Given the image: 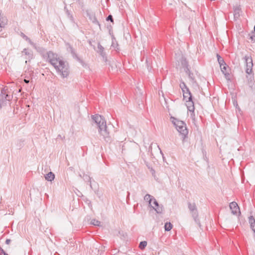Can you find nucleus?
<instances>
[{
	"instance_id": "nucleus-35",
	"label": "nucleus",
	"mask_w": 255,
	"mask_h": 255,
	"mask_svg": "<svg viewBox=\"0 0 255 255\" xmlns=\"http://www.w3.org/2000/svg\"><path fill=\"white\" fill-rule=\"evenodd\" d=\"M157 147H158V148L159 150H160V153H161V154L162 156H163V152H162V150H161L160 148L159 147V145H157Z\"/></svg>"
},
{
	"instance_id": "nucleus-16",
	"label": "nucleus",
	"mask_w": 255,
	"mask_h": 255,
	"mask_svg": "<svg viewBox=\"0 0 255 255\" xmlns=\"http://www.w3.org/2000/svg\"><path fill=\"white\" fill-rule=\"evenodd\" d=\"M21 36L27 41L29 42V43L32 45L34 48L36 49V44L34 43L29 38H28L27 36H26L24 34L21 33Z\"/></svg>"
},
{
	"instance_id": "nucleus-15",
	"label": "nucleus",
	"mask_w": 255,
	"mask_h": 255,
	"mask_svg": "<svg viewBox=\"0 0 255 255\" xmlns=\"http://www.w3.org/2000/svg\"><path fill=\"white\" fill-rule=\"evenodd\" d=\"M55 175L52 172H49L45 176V179L49 181H53Z\"/></svg>"
},
{
	"instance_id": "nucleus-6",
	"label": "nucleus",
	"mask_w": 255,
	"mask_h": 255,
	"mask_svg": "<svg viewBox=\"0 0 255 255\" xmlns=\"http://www.w3.org/2000/svg\"><path fill=\"white\" fill-rule=\"evenodd\" d=\"M186 106L188 111L191 113V116L193 118L195 116L194 114V103L192 100H186Z\"/></svg>"
},
{
	"instance_id": "nucleus-17",
	"label": "nucleus",
	"mask_w": 255,
	"mask_h": 255,
	"mask_svg": "<svg viewBox=\"0 0 255 255\" xmlns=\"http://www.w3.org/2000/svg\"><path fill=\"white\" fill-rule=\"evenodd\" d=\"M154 197L151 195L147 194L144 197V200L148 202L150 206H151V202Z\"/></svg>"
},
{
	"instance_id": "nucleus-29",
	"label": "nucleus",
	"mask_w": 255,
	"mask_h": 255,
	"mask_svg": "<svg viewBox=\"0 0 255 255\" xmlns=\"http://www.w3.org/2000/svg\"><path fill=\"white\" fill-rule=\"evenodd\" d=\"M106 19H107V21L110 20L111 22H113V16H112V15H109L107 17Z\"/></svg>"
},
{
	"instance_id": "nucleus-21",
	"label": "nucleus",
	"mask_w": 255,
	"mask_h": 255,
	"mask_svg": "<svg viewBox=\"0 0 255 255\" xmlns=\"http://www.w3.org/2000/svg\"><path fill=\"white\" fill-rule=\"evenodd\" d=\"M66 46L67 50L70 52L71 54L73 55V56H74L76 55V54L72 47L68 43L66 44Z\"/></svg>"
},
{
	"instance_id": "nucleus-33",
	"label": "nucleus",
	"mask_w": 255,
	"mask_h": 255,
	"mask_svg": "<svg viewBox=\"0 0 255 255\" xmlns=\"http://www.w3.org/2000/svg\"><path fill=\"white\" fill-rule=\"evenodd\" d=\"M251 227L252 229L253 230V231H254V232L255 233V223L253 225H252L251 226Z\"/></svg>"
},
{
	"instance_id": "nucleus-25",
	"label": "nucleus",
	"mask_w": 255,
	"mask_h": 255,
	"mask_svg": "<svg viewBox=\"0 0 255 255\" xmlns=\"http://www.w3.org/2000/svg\"><path fill=\"white\" fill-rule=\"evenodd\" d=\"M249 223H250L251 226L252 225L255 224V219L253 216H250L249 217Z\"/></svg>"
},
{
	"instance_id": "nucleus-10",
	"label": "nucleus",
	"mask_w": 255,
	"mask_h": 255,
	"mask_svg": "<svg viewBox=\"0 0 255 255\" xmlns=\"http://www.w3.org/2000/svg\"><path fill=\"white\" fill-rule=\"evenodd\" d=\"M22 56H25V58L30 60L33 57L32 52L28 49L24 48L22 51Z\"/></svg>"
},
{
	"instance_id": "nucleus-11",
	"label": "nucleus",
	"mask_w": 255,
	"mask_h": 255,
	"mask_svg": "<svg viewBox=\"0 0 255 255\" xmlns=\"http://www.w3.org/2000/svg\"><path fill=\"white\" fill-rule=\"evenodd\" d=\"M178 62L181 63V66L182 68H185V70L187 69L188 70V62L186 59V58L182 55L180 58L178 60Z\"/></svg>"
},
{
	"instance_id": "nucleus-22",
	"label": "nucleus",
	"mask_w": 255,
	"mask_h": 255,
	"mask_svg": "<svg viewBox=\"0 0 255 255\" xmlns=\"http://www.w3.org/2000/svg\"><path fill=\"white\" fill-rule=\"evenodd\" d=\"M217 57L220 67H222L224 64H225L224 61L223 59L219 54L217 55Z\"/></svg>"
},
{
	"instance_id": "nucleus-36",
	"label": "nucleus",
	"mask_w": 255,
	"mask_h": 255,
	"mask_svg": "<svg viewBox=\"0 0 255 255\" xmlns=\"http://www.w3.org/2000/svg\"><path fill=\"white\" fill-rule=\"evenodd\" d=\"M189 78L191 79V80H192V81H194V78L192 77V76L191 75V74H189Z\"/></svg>"
},
{
	"instance_id": "nucleus-3",
	"label": "nucleus",
	"mask_w": 255,
	"mask_h": 255,
	"mask_svg": "<svg viewBox=\"0 0 255 255\" xmlns=\"http://www.w3.org/2000/svg\"><path fill=\"white\" fill-rule=\"evenodd\" d=\"M171 119H172V122L176 129L182 135V138H184L188 133L186 124L183 121L178 120L174 118L171 117Z\"/></svg>"
},
{
	"instance_id": "nucleus-30",
	"label": "nucleus",
	"mask_w": 255,
	"mask_h": 255,
	"mask_svg": "<svg viewBox=\"0 0 255 255\" xmlns=\"http://www.w3.org/2000/svg\"><path fill=\"white\" fill-rule=\"evenodd\" d=\"M250 39L252 41L255 42V34L251 36Z\"/></svg>"
},
{
	"instance_id": "nucleus-9",
	"label": "nucleus",
	"mask_w": 255,
	"mask_h": 255,
	"mask_svg": "<svg viewBox=\"0 0 255 255\" xmlns=\"http://www.w3.org/2000/svg\"><path fill=\"white\" fill-rule=\"evenodd\" d=\"M230 208L232 211V213L233 214H237L238 212H239L240 208L237 203L235 202H232L230 204Z\"/></svg>"
},
{
	"instance_id": "nucleus-4",
	"label": "nucleus",
	"mask_w": 255,
	"mask_h": 255,
	"mask_svg": "<svg viewBox=\"0 0 255 255\" xmlns=\"http://www.w3.org/2000/svg\"><path fill=\"white\" fill-rule=\"evenodd\" d=\"M245 60L246 63V72L248 75L247 78L248 79L249 86L252 87V83L254 80V77L251 74L252 73V67L253 66L252 58L250 56H246Z\"/></svg>"
},
{
	"instance_id": "nucleus-31",
	"label": "nucleus",
	"mask_w": 255,
	"mask_h": 255,
	"mask_svg": "<svg viewBox=\"0 0 255 255\" xmlns=\"http://www.w3.org/2000/svg\"><path fill=\"white\" fill-rule=\"evenodd\" d=\"M182 91V92H183V94L186 93H187V92H190V91L189 90V89L188 88H186L185 89H184Z\"/></svg>"
},
{
	"instance_id": "nucleus-19",
	"label": "nucleus",
	"mask_w": 255,
	"mask_h": 255,
	"mask_svg": "<svg viewBox=\"0 0 255 255\" xmlns=\"http://www.w3.org/2000/svg\"><path fill=\"white\" fill-rule=\"evenodd\" d=\"M172 228V225L170 222H167L164 225V229L166 231H169Z\"/></svg>"
},
{
	"instance_id": "nucleus-27",
	"label": "nucleus",
	"mask_w": 255,
	"mask_h": 255,
	"mask_svg": "<svg viewBox=\"0 0 255 255\" xmlns=\"http://www.w3.org/2000/svg\"><path fill=\"white\" fill-rule=\"evenodd\" d=\"M66 13H67V15L68 18H70V19L71 21H73L74 18L72 16V14L70 12V11L68 10H66Z\"/></svg>"
},
{
	"instance_id": "nucleus-39",
	"label": "nucleus",
	"mask_w": 255,
	"mask_h": 255,
	"mask_svg": "<svg viewBox=\"0 0 255 255\" xmlns=\"http://www.w3.org/2000/svg\"><path fill=\"white\" fill-rule=\"evenodd\" d=\"M151 172H152V174L153 175L155 174V171L153 169H151Z\"/></svg>"
},
{
	"instance_id": "nucleus-2",
	"label": "nucleus",
	"mask_w": 255,
	"mask_h": 255,
	"mask_svg": "<svg viewBox=\"0 0 255 255\" xmlns=\"http://www.w3.org/2000/svg\"><path fill=\"white\" fill-rule=\"evenodd\" d=\"M93 121L98 127V131L105 140L108 141L110 139L109 132L108 130L105 120L101 116L96 114L92 116Z\"/></svg>"
},
{
	"instance_id": "nucleus-13",
	"label": "nucleus",
	"mask_w": 255,
	"mask_h": 255,
	"mask_svg": "<svg viewBox=\"0 0 255 255\" xmlns=\"http://www.w3.org/2000/svg\"><path fill=\"white\" fill-rule=\"evenodd\" d=\"M7 24V19L0 13V31L1 28L4 27Z\"/></svg>"
},
{
	"instance_id": "nucleus-26",
	"label": "nucleus",
	"mask_w": 255,
	"mask_h": 255,
	"mask_svg": "<svg viewBox=\"0 0 255 255\" xmlns=\"http://www.w3.org/2000/svg\"><path fill=\"white\" fill-rule=\"evenodd\" d=\"M240 16V9H236L234 11V17L235 18H238Z\"/></svg>"
},
{
	"instance_id": "nucleus-40",
	"label": "nucleus",
	"mask_w": 255,
	"mask_h": 255,
	"mask_svg": "<svg viewBox=\"0 0 255 255\" xmlns=\"http://www.w3.org/2000/svg\"><path fill=\"white\" fill-rule=\"evenodd\" d=\"M20 91H21V90L19 89V91H18V92H20Z\"/></svg>"
},
{
	"instance_id": "nucleus-14",
	"label": "nucleus",
	"mask_w": 255,
	"mask_h": 255,
	"mask_svg": "<svg viewBox=\"0 0 255 255\" xmlns=\"http://www.w3.org/2000/svg\"><path fill=\"white\" fill-rule=\"evenodd\" d=\"M97 52L104 58L106 57V53L104 51V48L100 44H98Z\"/></svg>"
},
{
	"instance_id": "nucleus-8",
	"label": "nucleus",
	"mask_w": 255,
	"mask_h": 255,
	"mask_svg": "<svg viewBox=\"0 0 255 255\" xmlns=\"http://www.w3.org/2000/svg\"><path fill=\"white\" fill-rule=\"evenodd\" d=\"M0 96L2 97L0 102V106L4 105V100L6 101H10L12 99V96L11 95L4 93L3 91H1Z\"/></svg>"
},
{
	"instance_id": "nucleus-20",
	"label": "nucleus",
	"mask_w": 255,
	"mask_h": 255,
	"mask_svg": "<svg viewBox=\"0 0 255 255\" xmlns=\"http://www.w3.org/2000/svg\"><path fill=\"white\" fill-rule=\"evenodd\" d=\"M183 95V98H184V99L185 100H192V95H191V94L190 92H187V93H186Z\"/></svg>"
},
{
	"instance_id": "nucleus-34",
	"label": "nucleus",
	"mask_w": 255,
	"mask_h": 255,
	"mask_svg": "<svg viewBox=\"0 0 255 255\" xmlns=\"http://www.w3.org/2000/svg\"><path fill=\"white\" fill-rule=\"evenodd\" d=\"M10 242H11V241L10 239H6L5 241V244L7 245H8Z\"/></svg>"
},
{
	"instance_id": "nucleus-28",
	"label": "nucleus",
	"mask_w": 255,
	"mask_h": 255,
	"mask_svg": "<svg viewBox=\"0 0 255 255\" xmlns=\"http://www.w3.org/2000/svg\"><path fill=\"white\" fill-rule=\"evenodd\" d=\"M180 88L182 90H184V89H185L186 88H187V87L186 86L185 83L183 82H181L180 84Z\"/></svg>"
},
{
	"instance_id": "nucleus-24",
	"label": "nucleus",
	"mask_w": 255,
	"mask_h": 255,
	"mask_svg": "<svg viewBox=\"0 0 255 255\" xmlns=\"http://www.w3.org/2000/svg\"><path fill=\"white\" fill-rule=\"evenodd\" d=\"M91 224L94 226H100L101 222L96 219H93L91 221Z\"/></svg>"
},
{
	"instance_id": "nucleus-5",
	"label": "nucleus",
	"mask_w": 255,
	"mask_h": 255,
	"mask_svg": "<svg viewBox=\"0 0 255 255\" xmlns=\"http://www.w3.org/2000/svg\"><path fill=\"white\" fill-rule=\"evenodd\" d=\"M188 207L195 221L197 222L199 220L198 219V213L195 203L189 202L188 203Z\"/></svg>"
},
{
	"instance_id": "nucleus-18",
	"label": "nucleus",
	"mask_w": 255,
	"mask_h": 255,
	"mask_svg": "<svg viewBox=\"0 0 255 255\" xmlns=\"http://www.w3.org/2000/svg\"><path fill=\"white\" fill-rule=\"evenodd\" d=\"M220 67L222 72L225 75L226 78L228 79L229 77V74L226 72L227 67L226 66V64H224L222 67Z\"/></svg>"
},
{
	"instance_id": "nucleus-1",
	"label": "nucleus",
	"mask_w": 255,
	"mask_h": 255,
	"mask_svg": "<svg viewBox=\"0 0 255 255\" xmlns=\"http://www.w3.org/2000/svg\"><path fill=\"white\" fill-rule=\"evenodd\" d=\"M47 60L54 66L61 76L67 78L69 74V69L68 63L63 60L62 57L51 51L47 53Z\"/></svg>"
},
{
	"instance_id": "nucleus-23",
	"label": "nucleus",
	"mask_w": 255,
	"mask_h": 255,
	"mask_svg": "<svg viewBox=\"0 0 255 255\" xmlns=\"http://www.w3.org/2000/svg\"><path fill=\"white\" fill-rule=\"evenodd\" d=\"M147 246V242L146 241H142L140 243L139 245V248L141 250H143L145 248V247Z\"/></svg>"
},
{
	"instance_id": "nucleus-32",
	"label": "nucleus",
	"mask_w": 255,
	"mask_h": 255,
	"mask_svg": "<svg viewBox=\"0 0 255 255\" xmlns=\"http://www.w3.org/2000/svg\"><path fill=\"white\" fill-rule=\"evenodd\" d=\"M0 251L1 252L0 255H1L2 254H3V255H5L6 254V253L4 252V251L1 247H0Z\"/></svg>"
},
{
	"instance_id": "nucleus-7",
	"label": "nucleus",
	"mask_w": 255,
	"mask_h": 255,
	"mask_svg": "<svg viewBox=\"0 0 255 255\" xmlns=\"http://www.w3.org/2000/svg\"><path fill=\"white\" fill-rule=\"evenodd\" d=\"M153 201V205L151 204V206H150L153 209L155 210V211L157 213H161L163 211V208L162 206H160L157 201L156 200V199L154 198L152 200Z\"/></svg>"
},
{
	"instance_id": "nucleus-12",
	"label": "nucleus",
	"mask_w": 255,
	"mask_h": 255,
	"mask_svg": "<svg viewBox=\"0 0 255 255\" xmlns=\"http://www.w3.org/2000/svg\"><path fill=\"white\" fill-rule=\"evenodd\" d=\"M87 16L89 17V19L94 23L98 24L100 27V24L98 21L94 13L92 12H87Z\"/></svg>"
},
{
	"instance_id": "nucleus-38",
	"label": "nucleus",
	"mask_w": 255,
	"mask_h": 255,
	"mask_svg": "<svg viewBox=\"0 0 255 255\" xmlns=\"http://www.w3.org/2000/svg\"><path fill=\"white\" fill-rule=\"evenodd\" d=\"M24 82L25 83H28L29 82V81L28 80H26V79H24Z\"/></svg>"
},
{
	"instance_id": "nucleus-37",
	"label": "nucleus",
	"mask_w": 255,
	"mask_h": 255,
	"mask_svg": "<svg viewBox=\"0 0 255 255\" xmlns=\"http://www.w3.org/2000/svg\"><path fill=\"white\" fill-rule=\"evenodd\" d=\"M85 179H86L87 181H90V178L89 177L86 176V178H85Z\"/></svg>"
}]
</instances>
